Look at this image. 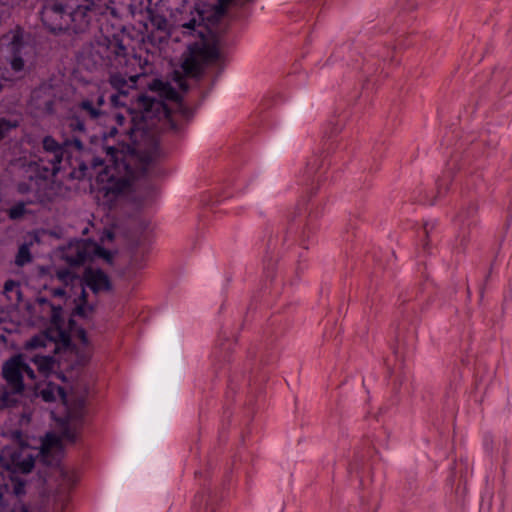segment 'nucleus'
Instances as JSON below:
<instances>
[{
  "mask_svg": "<svg viewBox=\"0 0 512 512\" xmlns=\"http://www.w3.org/2000/svg\"><path fill=\"white\" fill-rule=\"evenodd\" d=\"M127 96H123L120 93L111 95L110 101L114 106H126L127 103L122 101V98H126Z\"/></svg>",
  "mask_w": 512,
  "mask_h": 512,
  "instance_id": "nucleus-31",
  "label": "nucleus"
},
{
  "mask_svg": "<svg viewBox=\"0 0 512 512\" xmlns=\"http://www.w3.org/2000/svg\"><path fill=\"white\" fill-rule=\"evenodd\" d=\"M7 74H8L7 71H3L0 68V78L5 81H12V78L10 76H8ZM3 89H4V84L0 81V93L3 91Z\"/></svg>",
  "mask_w": 512,
  "mask_h": 512,
  "instance_id": "nucleus-33",
  "label": "nucleus"
},
{
  "mask_svg": "<svg viewBox=\"0 0 512 512\" xmlns=\"http://www.w3.org/2000/svg\"><path fill=\"white\" fill-rule=\"evenodd\" d=\"M97 52L109 63L113 64L116 62L118 65H121L126 58L127 48L117 37L105 38L103 41L98 42Z\"/></svg>",
  "mask_w": 512,
  "mask_h": 512,
  "instance_id": "nucleus-11",
  "label": "nucleus"
},
{
  "mask_svg": "<svg viewBox=\"0 0 512 512\" xmlns=\"http://www.w3.org/2000/svg\"><path fill=\"white\" fill-rule=\"evenodd\" d=\"M4 294L11 301L18 302L21 298L19 284L16 281L8 280L4 284Z\"/></svg>",
  "mask_w": 512,
  "mask_h": 512,
  "instance_id": "nucleus-19",
  "label": "nucleus"
},
{
  "mask_svg": "<svg viewBox=\"0 0 512 512\" xmlns=\"http://www.w3.org/2000/svg\"><path fill=\"white\" fill-rule=\"evenodd\" d=\"M32 362L37 366L38 371L47 376L54 368V358L51 356H41L39 354L31 358Z\"/></svg>",
  "mask_w": 512,
  "mask_h": 512,
  "instance_id": "nucleus-16",
  "label": "nucleus"
},
{
  "mask_svg": "<svg viewBox=\"0 0 512 512\" xmlns=\"http://www.w3.org/2000/svg\"><path fill=\"white\" fill-rule=\"evenodd\" d=\"M25 482L22 480H15L13 481V493L16 496H22L25 494Z\"/></svg>",
  "mask_w": 512,
  "mask_h": 512,
  "instance_id": "nucleus-30",
  "label": "nucleus"
},
{
  "mask_svg": "<svg viewBox=\"0 0 512 512\" xmlns=\"http://www.w3.org/2000/svg\"><path fill=\"white\" fill-rule=\"evenodd\" d=\"M43 148L45 156L41 159V162L47 161L49 166L42 165L45 172H50L52 175H56L60 170V165L63 160L65 148L56 142L51 136H46L43 139Z\"/></svg>",
  "mask_w": 512,
  "mask_h": 512,
  "instance_id": "nucleus-10",
  "label": "nucleus"
},
{
  "mask_svg": "<svg viewBox=\"0 0 512 512\" xmlns=\"http://www.w3.org/2000/svg\"><path fill=\"white\" fill-rule=\"evenodd\" d=\"M83 280L85 285L96 294L111 289V282L108 275L99 269H86L83 274Z\"/></svg>",
  "mask_w": 512,
  "mask_h": 512,
  "instance_id": "nucleus-12",
  "label": "nucleus"
},
{
  "mask_svg": "<svg viewBox=\"0 0 512 512\" xmlns=\"http://www.w3.org/2000/svg\"><path fill=\"white\" fill-rule=\"evenodd\" d=\"M40 165L35 162H30L23 166L24 176L28 181H21L17 185V190L21 194L33 193V199L29 203L44 202L46 195L45 188L48 185L46 176L39 173Z\"/></svg>",
  "mask_w": 512,
  "mask_h": 512,
  "instance_id": "nucleus-7",
  "label": "nucleus"
},
{
  "mask_svg": "<svg viewBox=\"0 0 512 512\" xmlns=\"http://www.w3.org/2000/svg\"><path fill=\"white\" fill-rule=\"evenodd\" d=\"M25 212H26L25 203L19 202V203H16L14 206H12L8 210V216L10 219L16 220V219L21 218L25 214Z\"/></svg>",
  "mask_w": 512,
  "mask_h": 512,
  "instance_id": "nucleus-25",
  "label": "nucleus"
},
{
  "mask_svg": "<svg viewBox=\"0 0 512 512\" xmlns=\"http://www.w3.org/2000/svg\"><path fill=\"white\" fill-rule=\"evenodd\" d=\"M48 344H52V340L46 334H39L28 340L24 347L26 350H35L45 348Z\"/></svg>",
  "mask_w": 512,
  "mask_h": 512,
  "instance_id": "nucleus-17",
  "label": "nucleus"
},
{
  "mask_svg": "<svg viewBox=\"0 0 512 512\" xmlns=\"http://www.w3.org/2000/svg\"><path fill=\"white\" fill-rule=\"evenodd\" d=\"M136 103L142 111L131 118L132 126L122 131L112 127L104 134L105 158L95 156L91 161L99 192L109 201L130 185L138 170H145L156 159L159 129H176L171 111L163 101L141 94Z\"/></svg>",
  "mask_w": 512,
  "mask_h": 512,
  "instance_id": "nucleus-1",
  "label": "nucleus"
},
{
  "mask_svg": "<svg viewBox=\"0 0 512 512\" xmlns=\"http://www.w3.org/2000/svg\"><path fill=\"white\" fill-rule=\"evenodd\" d=\"M86 297H87L86 292H85L84 288H82L80 298L83 303L78 304L75 308V313L79 316L85 317L88 315L89 312H91L93 310V307L87 304Z\"/></svg>",
  "mask_w": 512,
  "mask_h": 512,
  "instance_id": "nucleus-24",
  "label": "nucleus"
},
{
  "mask_svg": "<svg viewBox=\"0 0 512 512\" xmlns=\"http://www.w3.org/2000/svg\"><path fill=\"white\" fill-rule=\"evenodd\" d=\"M149 88L152 91H158L160 93V96L164 99L171 100L174 102L181 101L179 93L172 86L162 82L159 79L153 80V82L149 85Z\"/></svg>",
  "mask_w": 512,
  "mask_h": 512,
  "instance_id": "nucleus-14",
  "label": "nucleus"
},
{
  "mask_svg": "<svg viewBox=\"0 0 512 512\" xmlns=\"http://www.w3.org/2000/svg\"><path fill=\"white\" fill-rule=\"evenodd\" d=\"M238 0H218V2L214 5V14L217 17H222L225 15L227 10L232 5H237Z\"/></svg>",
  "mask_w": 512,
  "mask_h": 512,
  "instance_id": "nucleus-23",
  "label": "nucleus"
},
{
  "mask_svg": "<svg viewBox=\"0 0 512 512\" xmlns=\"http://www.w3.org/2000/svg\"><path fill=\"white\" fill-rule=\"evenodd\" d=\"M74 142H75L76 147L81 148V141L75 140Z\"/></svg>",
  "mask_w": 512,
  "mask_h": 512,
  "instance_id": "nucleus-39",
  "label": "nucleus"
},
{
  "mask_svg": "<svg viewBox=\"0 0 512 512\" xmlns=\"http://www.w3.org/2000/svg\"><path fill=\"white\" fill-rule=\"evenodd\" d=\"M140 75L130 76L126 79L119 73L112 74L109 78L110 85L123 96H128L129 90L136 87V82Z\"/></svg>",
  "mask_w": 512,
  "mask_h": 512,
  "instance_id": "nucleus-13",
  "label": "nucleus"
},
{
  "mask_svg": "<svg viewBox=\"0 0 512 512\" xmlns=\"http://www.w3.org/2000/svg\"><path fill=\"white\" fill-rule=\"evenodd\" d=\"M53 294L55 296L62 297L66 294V292H65V289H63V288H57V289H54Z\"/></svg>",
  "mask_w": 512,
  "mask_h": 512,
  "instance_id": "nucleus-36",
  "label": "nucleus"
},
{
  "mask_svg": "<svg viewBox=\"0 0 512 512\" xmlns=\"http://www.w3.org/2000/svg\"><path fill=\"white\" fill-rule=\"evenodd\" d=\"M104 104V97L101 95L96 102L86 99L79 104V111L91 119H97L101 114V107Z\"/></svg>",
  "mask_w": 512,
  "mask_h": 512,
  "instance_id": "nucleus-15",
  "label": "nucleus"
},
{
  "mask_svg": "<svg viewBox=\"0 0 512 512\" xmlns=\"http://www.w3.org/2000/svg\"><path fill=\"white\" fill-rule=\"evenodd\" d=\"M114 119L119 126H123L126 121V117L120 113L115 114Z\"/></svg>",
  "mask_w": 512,
  "mask_h": 512,
  "instance_id": "nucleus-34",
  "label": "nucleus"
},
{
  "mask_svg": "<svg viewBox=\"0 0 512 512\" xmlns=\"http://www.w3.org/2000/svg\"><path fill=\"white\" fill-rule=\"evenodd\" d=\"M35 379V373L25 362L22 354L15 355L8 359L2 367V375L8 387L14 394H19L24 389L23 376Z\"/></svg>",
  "mask_w": 512,
  "mask_h": 512,
  "instance_id": "nucleus-6",
  "label": "nucleus"
},
{
  "mask_svg": "<svg viewBox=\"0 0 512 512\" xmlns=\"http://www.w3.org/2000/svg\"><path fill=\"white\" fill-rule=\"evenodd\" d=\"M30 45L25 41L24 30L16 26L0 37V55L9 63L11 69L22 72L25 67V57Z\"/></svg>",
  "mask_w": 512,
  "mask_h": 512,
  "instance_id": "nucleus-5",
  "label": "nucleus"
},
{
  "mask_svg": "<svg viewBox=\"0 0 512 512\" xmlns=\"http://www.w3.org/2000/svg\"><path fill=\"white\" fill-rule=\"evenodd\" d=\"M321 166V161L317 156H313L307 162L306 172L310 176L314 174Z\"/></svg>",
  "mask_w": 512,
  "mask_h": 512,
  "instance_id": "nucleus-27",
  "label": "nucleus"
},
{
  "mask_svg": "<svg viewBox=\"0 0 512 512\" xmlns=\"http://www.w3.org/2000/svg\"><path fill=\"white\" fill-rule=\"evenodd\" d=\"M177 27L183 35L197 33L200 40L190 44L182 56L181 67L185 74L196 76L201 73L204 64L216 61L219 58V50L215 41L204 36L203 16L199 10L190 11L187 18L177 20Z\"/></svg>",
  "mask_w": 512,
  "mask_h": 512,
  "instance_id": "nucleus-3",
  "label": "nucleus"
},
{
  "mask_svg": "<svg viewBox=\"0 0 512 512\" xmlns=\"http://www.w3.org/2000/svg\"><path fill=\"white\" fill-rule=\"evenodd\" d=\"M77 335H78V338H79V339H80L84 344H86V343H87V336H86V332H85V330H83V329L78 330Z\"/></svg>",
  "mask_w": 512,
  "mask_h": 512,
  "instance_id": "nucleus-35",
  "label": "nucleus"
},
{
  "mask_svg": "<svg viewBox=\"0 0 512 512\" xmlns=\"http://www.w3.org/2000/svg\"><path fill=\"white\" fill-rule=\"evenodd\" d=\"M152 24L158 29L165 31L168 27V22L163 16H156L152 19Z\"/></svg>",
  "mask_w": 512,
  "mask_h": 512,
  "instance_id": "nucleus-29",
  "label": "nucleus"
},
{
  "mask_svg": "<svg viewBox=\"0 0 512 512\" xmlns=\"http://www.w3.org/2000/svg\"><path fill=\"white\" fill-rule=\"evenodd\" d=\"M0 462L4 468L15 473H29L34 467L32 455L18 447L4 448L0 453Z\"/></svg>",
  "mask_w": 512,
  "mask_h": 512,
  "instance_id": "nucleus-8",
  "label": "nucleus"
},
{
  "mask_svg": "<svg viewBox=\"0 0 512 512\" xmlns=\"http://www.w3.org/2000/svg\"><path fill=\"white\" fill-rule=\"evenodd\" d=\"M180 87L183 88V89H186V86L184 84H180Z\"/></svg>",
  "mask_w": 512,
  "mask_h": 512,
  "instance_id": "nucleus-40",
  "label": "nucleus"
},
{
  "mask_svg": "<svg viewBox=\"0 0 512 512\" xmlns=\"http://www.w3.org/2000/svg\"><path fill=\"white\" fill-rule=\"evenodd\" d=\"M12 512H34V511L30 510L26 505H24L22 503H18V504L14 505Z\"/></svg>",
  "mask_w": 512,
  "mask_h": 512,
  "instance_id": "nucleus-32",
  "label": "nucleus"
},
{
  "mask_svg": "<svg viewBox=\"0 0 512 512\" xmlns=\"http://www.w3.org/2000/svg\"><path fill=\"white\" fill-rule=\"evenodd\" d=\"M95 248H96V249L93 251V254H92V259H93L94 257H99V258L104 259V260H105L106 262H108V263H111V262H112V260H113V254H112L110 251H108V250H106V249L102 248V247H101V246H99L97 243H95Z\"/></svg>",
  "mask_w": 512,
  "mask_h": 512,
  "instance_id": "nucleus-26",
  "label": "nucleus"
},
{
  "mask_svg": "<svg viewBox=\"0 0 512 512\" xmlns=\"http://www.w3.org/2000/svg\"><path fill=\"white\" fill-rule=\"evenodd\" d=\"M56 394H59L63 399L65 398L63 389L54 384H48L40 391V396L46 402L54 401L56 399Z\"/></svg>",
  "mask_w": 512,
  "mask_h": 512,
  "instance_id": "nucleus-18",
  "label": "nucleus"
},
{
  "mask_svg": "<svg viewBox=\"0 0 512 512\" xmlns=\"http://www.w3.org/2000/svg\"><path fill=\"white\" fill-rule=\"evenodd\" d=\"M31 261V253L29 247L26 244H23L19 247L18 253L15 258V263L17 266H24L25 264Z\"/></svg>",
  "mask_w": 512,
  "mask_h": 512,
  "instance_id": "nucleus-21",
  "label": "nucleus"
},
{
  "mask_svg": "<svg viewBox=\"0 0 512 512\" xmlns=\"http://www.w3.org/2000/svg\"><path fill=\"white\" fill-rule=\"evenodd\" d=\"M95 242L76 240L70 242L62 251V258L70 265H81L92 259Z\"/></svg>",
  "mask_w": 512,
  "mask_h": 512,
  "instance_id": "nucleus-9",
  "label": "nucleus"
},
{
  "mask_svg": "<svg viewBox=\"0 0 512 512\" xmlns=\"http://www.w3.org/2000/svg\"><path fill=\"white\" fill-rule=\"evenodd\" d=\"M18 125L19 122L17 120L0 118V140L4 139L9 132L18 127Z\"/></svg>",
  "mask_w": 512,
  "mask_h": 512,
  "instance_id": "nucleus-22",
  "label": "nucleus"
},
{
  "mask_svg": "<svg viewBox=\"0 0 512 512\" xmlns=\"http://www.w3.org/2000/svg\"><path fill=\"white\" fill-rule=\"evenodd\" d=\"M76 127H77V129H79V130H83V129H84L83 124H82V123H80V122H78V123H77V126H76Z\"/></svg>",
  "mask_w": 512,
  "mask_h": 512,
  "instance_id": "nucleus-38",
  "label": "nucleus"
},
{
  "mask_svg": "<svg viewBox=\"0 0 512 512\" xmlns=\"http://www.w3.org/2000/svg\"><path fill=\"white\" fill-rule=\"evenodd\" d=\"M57 279L64 285H72L75 281H78V277L70 269L64 268L56 271Z\"/></svg>",
  "mask_w": 512,
  "mask_h": 512,
  "instance_id": "nucleus-20",
  "label": "nucleus"
},
{
  "mask_svg": "<svg viewBox=\"0 0 512 512\" xmlns=\"http://www.w3.org/2000/svg\"><path fill=\"white\" fill-rule=\"evenodd\" d=\"M97 5L95 0H47L41 11L43 24L51 31H85Z\"/></svg>",
  "mask_w": 512,
  "mask_h": 512,
  "instance_id": "nucleus-2",
  "label": "nucleus"
},
{
  "mask_svg": "<svg viewBox=\"0 0 512 512\" xmlns=\"http://www.w3.org/2000/svg\"><path fill=\"white\" fill-rule=\"evenodd\" d=\"M475 212H476V206H475V205H471V206L469 207L467 217L472 216Z\"/></svg>",
  "mask_w": 512,
  "mask_h": 512,
  "instance_id": "nucleus-37",
  "label": "nucleus"
},
{
  "mask_svg": "<svg viewBox=\"0 0 512 512\" xmlns=\"http://www.w3.org/2000/svg\"><path fill=\"white\" fill-rule=\"evenodd\" d=\"M13 402L14 400L11 399L9 392L0 391V410L12 405Z\"/></svg>",
  "mask_w": 512,
  "mask_h": 512,
  "instance_id": "nucleus-28",
  "label": "nucleus"
},
{
  "mask_svg": "<svg viewBox=\"0 0 512 512\" xmlns=\"http://www.w3.org/2000/svg\"><path fill=\"white\" fill-rule=\"evenodd\" d=\"M84 399H79L68 405V414L61 423V434L47 433L41 444V454L47 456L52 452H59L62 449V441L74 443L80 428L81 419L84 415Z\"/></svg>",
  "mask_w": 512,
  "mask_h": 512,
  "instance_id": "nucleus-4",
  "label": "nucleus"
}]
</instances>
